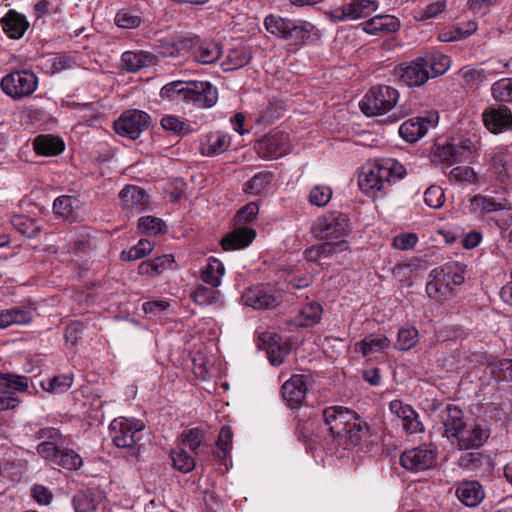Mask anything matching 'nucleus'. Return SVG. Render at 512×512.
Listing matches in <instances>:
<instances>
[{"label": "nucleus", "instance_id": "obj_45", "mask_svg": "<svg viewBox=\"0 0 512 512\" xmlns=\"http://www.w3.org/2000/svg\"><path fill=\"white\" fill-rule=\"evenodd\" d=\"M153 249L154 243L148 239H140L129 251H122L121 259L125 261H135L150 254Z\"/></svg>", "mask_w": 512, "mask_h": 512}, {"label": "nucleus", "instance_id": "obj_13", "mask_svg": "<svg viewBox=\"0 0 512 512\" xmlns=\"http://www.w3.org/2000/svg\"><path fill=\"white\" fill-rule=\"evenodd\" d=\"M394 75L398 81L408 87H419L424 85L429 77L422 58L418 57L410 63H404L395 69Z\"/></svg>", "mask_w": 512, "mask_h": 512}, {"label": "nucleus", "instance_id": "obj_37", "mask_svg": "<svg viewBox=\"0 0 512 512\" xmlns=\"http://www.w3.org/2000/svg\"><path fill=\"white\" fill-rule=\"evenodd\" d=\"M477 30V24L474 21H468L459 26L452 27L439 33L438 39L441 42H453L465 39Z\"/></svg>", "mask_w": 512, "mask_h": 512}, {"label": "nucleus", "instance_id": "obj_26", "mask_svg": "<svg viewBox=\"0 0 512 512\" xmlns=\"http://www.w3.org/2000/svg\"><path fill=\"white\" fill-rule=\"evenodd\" d=\"M430 78L444 74L450 67V58L439 52H430L421 57Z\"/></svg>", "mask_w": 512, "mask_h": 512}, {"label": "nucleus", "instance_id": "obj_29", "mask_svg": "<svg viewBox=\"0 0 512 512\" xmlns=\"http://www.w3.org/2000/svg\"><path fill=\"white\" fill-rule=\"evenodd\" d=\"M173 262L174 258L171 254L155 257L154 259L141 262L138 266V273L141 275L156 276L170 268Z\"/></svg>", "mask_w": 512, "mask_h": 512}, {"label": "nucleus", "instance_id": "obj_21", "mask_svg": "<svg viewBox=\"0 0 512 512\" xmlns=\"http://www.w3.org/2000/svg\"><path fill=\"white\" fill-rule=\"evenodd\" d=\"M441 419L444 426V435L447 438H455L466 425L462 410L452 404L447 405L441 412Z\"/></svg>", "mask_w": 512, "mask_h": 512}, {"label": "nucleus", "instance_id": "obj_6", "mask_svg": "<svg viewBox=\"0 0 512 512\" xmlns=\"http://www.w3.org/2000/svg\"><path fill=\"white\" fill-rule=\"evenodd\" d=\"M37 86L38 77L29 70L14 71L1 80L3 92L15 100L32 95Z\"/></svg>", "mask_w": 512, "mask_h": 512}, {"label": "nucleus", "instance_id": "obj_2", "mask_svg": "<svg viewBox=\"0 0 512 512\" xmlns=\"http://www.w3.org/2000/svg\"><path fill=\"white\" fill-rule=\"evenodd\" d=\"M259 207L255 202L247 203L234 216L235 224L239 227L227 234L222 240L221 245L224 250H236L248 246L255 238L254 229L242 226L254 221L258 215Z\"/></svg>", "mask_w": 512, "mask_h": 512}, {"label": "nucleus", "instance_id": "obj_31", "mask_svg": "<svg viewBox=\"0 0 512 512\" xmlns=\"http://www.w3.org/2000/svg\"><path fill=\"white\" fill-rule=\"evenodd\" d=\"M368 433V426L358 414H355V419L351 420L347 426V435H342L339 438L344 439L347 447H355L358 445L362 438Z\"/></svg>", "mask_w": 512, "mask_h": 512}, {"label": "nucleus", "instance_id": "obj_54", "mask_svg": "<svg viewBox=\"0 0 512 512\" xmlns=\"http://www.w3.org/2000/svg\"><path fill=\"white\" fill-rule=\"evenodd\" d=\"M450 181L457 183L465 182L468 184H475L478 181L475 171L468 166H457L450 170L448 174Z\"/></svg>", "mask_w": 512, "mask_h": 512}, {"label": "nucleus", "instance_id": "obj_53", "mask_svg": "<svg viewBox=\"0 0 512 512\" xmlns=\"http://www.w3.org/2000/svg\"><path fill=\"white\" fill-rule=\"evenodd\" d=\"M507 156L504 153H496L491 156L489 170L491 177L503 181L507 177Z\"/></svg>", "mask_w": 512, "mask_h": 512}, {"label": "nucleus", "instance_id": "obj_23", "mask_svg": "<svg viewBox=\"0 0 512 512\" xmlns=\"http://www.w3.org/2000/svg\"><path fill=\"white\" fill-rule=\"evenodd\" d=\"M430 126L432 121L427 118H411L400 126L399 134L405 141L415 143L427 133Z\"/></svg>", "mask_w": 512, "mask_h": 512}, {"label": "nucleus", "instance_id": "obj_38", "mask_svg": "<svg viewBox=\"0 0 512 512\" xmlns=\"http://www.w3.org/2000/svg\"><path fill=\"white\" fill-rule=\"evenodd\" d=\"M54 465L69 471H76L82 467L83 459L75 450L61 447Z\"/></svg>", "mask_w": 512, "mask_h": 512}, {"label": "nucleus", "instance_id": "obj_50", "mask_svg": "<svg viewBox=\"0 0 512 512\" xmlns=\"http://www.w3.org/2000/svg\"><path fill=\"white\" fill-rule=\"evenodd\" d=\"M418 340V331L414 327L402 328L398 331V339L395 348L407 351L413 348Z\"/></svg>", "mask_w": 512, "mask_h": 512}, {"label": "nucleus", "instance_id": "obj_28", "mask_svg": "<svg viewBox=\"0 0 512 512\" xmlns=\"http://www.w3.org/2000/svg\"><path fill=\"white\" fill-rule=\"evenodd\" d=\"M224 273V265L214 257L208 258L206 265L200 271L202 281L214 288L221 284V278Z\"/></svg>", "mask_w": 512, "mask_h": 512}, {"label": "nucleus", "instance_id": "obj_9", "mask_svg": "<svg viewBox=\"0 0 512 512\" xmlns=\"http://www.w3.org/2000/svg\"><path fill=\"white\" fill-rule=\"evenodd\" d=\"M241 299L244 305L259 310L274 309L280 303V295L268 284H257L247 288Z\"/></svg>", "mask_w": 512, "mask_h": 512}, {"label": "nucleus", "instance_id": "obj_34", "mask_svg": "<svg viewBox=\"0 0 512 512\" xmlns=\"http://www.w3.org/2000/svg\"><path fill=\"white\" fill-rule=\"evenodd\" d=\"M497 73L498 71L496 69L486 71L485 69H476L471 66L463 67L458 72L463 85L469 88L478 87L486 80L487 76L495 75Z\"/></svg>", "mask_w": 512, "mask_h": 512}, {"label": "nucleus", "instance_id": "obj_61", "mask_svg": "<svg viewBox=\"0 0 512 512\" xmlns=\"http://www.w3.org/2000/svg\"><path fill=\"white\" fill-rule=\"evenodd\" d=\"M446 9L445 0H437L433 3L428 4L423 9L417 12L415 16L418 21H425L437 17Z\"/></svg>", "mask_w": 512, "mask_h": 512}, {"label": "nucleus", "instance_id": "obj_36", "mask_svg": "<svg viewBox=\"0 0 512 512\" xmlns=\"http://www.w3.org/2000/svg\"><path fill=\"white\" fill-rule=\"evenodd\" d=\"M389 345L390 341L386 336L376 334H370L356 343V347L359 348L363 356H367L370 353L382 352L387 349Z\"/></svg>", "mask_w": 512, "mask_h": 512}, {"label": "nucleus", "instance_id": "obj_39", "mask_svg": "<svg viewBox=\"0 0 512 512\" xmlns=\"http://www.w3.org/2000/svg\"><path fill=\"white\" fill-rule=\"evenodd\" d=\"M11 224L18 232L29 238L36 237L41 231V228L36 221L25 215L13 216Z\"/></svg>", "mask_w": 512, "mask_h": 512}, {"label": "nucleus", "instance_id": "obj_64", "mask_svg": "<svg viewBox=\"0 0 512 512\" xmlns=\"http://www.w3.org/2000/svg\"><path fill=\"white\" fill-rule=\"evenodd\" d=\"M61 444L62 443L58 442L42 441L37 446V452L42 458L50 461L51 464L54 465L56 461V456H58L59 451L61 449Z\"/></svg>", "mask_w": 512, "mask_h": 512}, {"label": "nucleus", "instance_id": "obj_52", "mask_svg": "<svg viewBox=\"0 0 512 512\" xmlns=\"http://www.w3.org/2000/svg\"><path fill=\"white\" fill-rule=\"evenodd\" d=\"M431 276H433L434 279L426 284V293L430 298L441 299L450 292L451 288L448 287L446 281H443L442 276L432 272Z\"/></svg>", "mask_w": 512, "mask_h": 512}, {"label": "nucleus", "instance_id": "obj_3", "mask_svg": "<svg viewBox=\"0 0 512 512\" xmlns=\"http://www.w3.org/2000/svg\"><path fill=\"white\" fill-rule=\"evenodd\" d=\"M110 436L116 447L126 449L131 457L138 455L144 423L134 418L118 417L110 423Z\"/></svg>", "mask_w": 512, "mask_h": 512}, {"label": "nucleus", "instance_id": "obj_15", "mask_svg": "<svg viewBox=\"0 0 512 512\" xmlns=\"http://www.w3.org/2000/svg\"><path fill=\"white\" fill-rule=\"evenodd\" d=\"M321 37L320 30L307 20H294L286 41L295 46H303L308 42L318 41Z\"/></svg>", "mask_w": 512, "mask_h": 512}, {"label": "nucleus", "instance_id": "obj_22", "mask_svg": "<svg viewBox=\"0 0 512 512\" xmlns=\"http://www.w3.org/2000/svg\"><path fill=\"white\" fill-rule=\"evenodd\" d=\"M456 496L464 505L475 507L484 499L485 493L478 481L466 480L458 485Z\"/></svg>", "mask_w": 512, "mask_h": 512}, {"label": "nucleus", "instance_id": "obj_56", "mask_svg": "<svg viewBox=\"0 0 512 512\" xmlns=\"http://www.w3.org/2000/svg\"><path fill=\"white\" fill-rule=\"evenodd\" d=\"M208 154L216 155L220 154L228 149L231 144L230 136L222 133H214L208 137Z\"/></svg>", "mask_w": 512, "mask_h": 512}, {"label": "nucleus", "instance_id": "obj_57", "mask_svg": "<svg viewBox=\"0 0 512 512\" xmlns=\"http://www.w3.org/2000/svg\"><path fill=\"white\" fill-rule=\"evenodd\" d=\"M301 315L304 318V321L301 325L303 326H313L320 322L322 315V307L317 302L307 303L301 309Z\"/></svg>", "mask_w": 512, "mask_h": 512}, {"label": "nucleus", "instance_id": "obj_5", "mask_svg": "<svg viewBox=\"0 0 512 512\" xmlns=\"http://www.w3.org/2000/svg\"><path fill=\"white\" fill-rule=\"evenodd\" d=\"M349 227L345 214L337 211L328 212L319 217L312 227V232L319 240H343Z\"/></svg>", "mask_w": 512, "mask_h": 512}, {"label": "nucleus", "instance_id": "obj_19", "mask_svg": "<svg viewBox=\"0 0 512 512\" xmlns=\"http://www.w3.org/2000/svg\"><path fill=\"white\" fill-rule=\"evenodd\" d=\"M120 199L123 203V208L127 212L140 213L147 208L148 195L146 192L134 185L124 187L120 194Z\"/></svg>", "mask_w": 512, "mask_h": 512}, {"label": "nucleus", "instance_id": "obj_40", "mask_svg": "<svg viewBox=\"0 0 512 512\" xmlns=\"http://www.w3.org/2000/svg\"><path fill=\"white\" fill-rule=\"evenodd\" d=\"M233 433L230 426H223L219 432L216 442V449L213 451L215 457L219 460H225L232 447Z\"/></svg>", "mask_w": 512, "mask_h": 512}, {"label": "nucleus", "instance_id": "obj_11", "mask_svg": "<svg viewBox=\"0 0 512 512\" xmlns=\"http://www.w3.org/2000/svg\"><path fill=\"white\" fill-rule=\"evenodd\" d=\"M218 91L207 81H189L186 103H192L197 108H210L217 102Z\"/></svg>", "mask_w": 512, "mask_h": 512}, {"label": "nucleus", "instance_id": "obj_47", "mask_svg": "<svg viewBox=\"0 0 512 512\" xmlns=\"http://www.w3.org/2000/svg\"><path fill=\"white\" fill-rule=\"evenodd\" d=\"M332 194L333 191L330 186L316 185L308 195V202L316 207H325L330 202Z\"/></svg>", "mask_w": 512, "mask_h": 512}, {"label": "nucleus", "instance_id": "obj_10", "mask_svg": "<svg viewBox=\"0 0 512 512\" xmlns=\"http://www.w3.org/2000/svg\"><path fill=\"white\" fill-rule=\"evenodd\" d=\"M374 0H351L332 11V17L339 21H353L370 16L378 9Z\"/></svg>", "mask_w": 512, "mask_h": 512}, {"label": "nucleus", "instance_id": "obj_46", "mask_svg": "<svg viewBox=\"0 0 512 512\" xmlns=\"http://www.w3.org/2000/svg\"><path fill=\"white\" fill-rule=\"evenodd\" d=\"M271 180L270 172H259L244 184L243 190L248 194L258 195L265 190Z\"/></svg>", "mask_w": 512, "mask_h": 512}, {"label": "nucleus", "instance_id": "obj_63", "mask_svg": "<svg viewBox=\"0 0 512 512\" xmlns=\"http://www.w3.org/2000/svg\"><path fill=\"white\" fill-rule=\"evenodd\" d=\"M73 505L76 512H94L96 503L91 494L79 492L73 498Z\"/></svg>", "mask_w": 512, "mask_h": 512}, {"label": "nucleus", "instance_id": "obj_8", "mask_svg": "<svg viewBox=\"0 0 512 512\" xmlns=\"http://www.w3.org/2000/svg\"><path fill=\"white\" fill-rule=\"evenodd\" d=\"M437 451L432 445H421L405 450L400 456L403 468L415 472L432 468L436 464Z\"/></svg>", "mask_w": 512, "mask_h": 512}, {"label": "nucleus", "instance_id": "obj_62", "mask_svg": "<svg viewBox=\"0 0 512 512\" xmlns=\"http://www.w3.org/2000/svg\"><path fill=\"white\" fill-rule=\"evenodd\" d=\"M0 385L17 391H26L28 388V378L26 376L0 373Z\"/></svg>", "mask_w": 512, "mask_h": 512}, {"label": "nucleus", "instance_id": "obj_48", "mask_svg": "<svg viewBox=\"0 0 512 512\" xmlns=\"http://www.w3.org/2000/svg\"><path fill=\"white\" fill-rule=\"evenodd\" d=\"M189 87V81H173L167 83L161 88L160 96L162 98H167L169 100H175L177 96H181L182 100L185 102V97L187 96V91Z\"/></svg>", "mask_w": 512, "mask_h": 512}, {"label": "nucleus", "instance_id": "obj_4", "mask_svg": "<svg viewBox=\"0 0 512 512\" xmlns=\"http://www.w3.org/2000/svg\"><path fill=\"white\" fill-rule=\"evenodd\" d=\"M399 100V92L393 87L379 85L372 87L360 102L361 111L366 116L383 115L391 111Z\"/></svg>", "mask_w": 512, "mask_h": 512}, {"label": "nucleus", "instance_id": "obj_41", "mask_svg": "<svg viewBox=\"0 0 512 512\" xmlns=\"http://www.w3.org/2000/svg\"><path fill=\"white\" fill-rule=\"evenodd\" d=\"M161 127L178 137L191 133L192 129L188 123L174 115H165L160 121Z\"/></svg>", "mask_w": 512, "mask_h": 512}, {"label": "nucleus", "instance_id": "obj_59", "mask_svg": "<svg viewBox=\"0 0 512 512\" xmlns=\"http://www.w3.org/2000/svg\"><path fill=\"white\" fill-rule=\"evenodd\" d=\"M166 225L160 218L153 216L141 217L138 222V228L145 234H158L164 231Z\"/></svg>", "mask_w": 512, "mask_h": 512}, {"label": "nucleus", "instance_id": "obj_43", "mask_svg": "<svg viewBox=\"0 0 512 512\" xmlns=\"http://www.w3.org/2000/svg\"><path fill=\"white\" fill-rule=\"evenodd\" d=\"M72 383L73 375L63 374L54 376L47 381H43L41 385L47 392L60 394L66 392L72 386Z\"/></svg>", "mask_w": 512, "mask_h": 512}, {"label": "nucleus", "instance_id": "obj_51", "mask_svg": "<svg viewBox=\"0 0 512 512\" xmlns=\"http://www.w3.org/2000/svg\"><path fill=\"white\" fill-rule=\"evenodd\" d=\"M114 22L120 28L135 29L141 25L142 18L130 10L122 9L116 13Z\"/></svg>", "mask_w": 512, "mask_h": 512}, {"label": "nucleus", "instance_id": "obj_14", "mask_svg": "<svg viewBox=\"0 0 512 512\" xmlns=\"http://www.w3.org/2000/svg\"><path fill=\"white\" fill-rule=\"evenodd\" d=\"M289 150L288 135L282 131L270 133L257 144L258 154L263 158H279Z\"/></svg>", "mask_w": 512, "mask_h": 512}, {"label": "nucleus", "instance_id": "obj_42", "mask_svg": "<svg viewBox=\"0 0 512 512\" xmlns=\"http://www.w3.org/2000/svg\"><path fill=\"white\" fill-rule=\"evenodd\" d=\"M219 291L214 287H206L202 284H199L192 291L190 297L191 299L198 305L207 306L213 304L219 299Z\"/></svg>", "mask_w": 512, "mask_h": 512}, {"label": "nucleus", "instance_id": "obj_27", "mask_svg": "<svg viewBox=\"0 0 512 512\" xmlns=\"http://www.w3.org/2000/svg\"><path fill=\"white\" fill-rule=\"evenodd\" d=\"M34 150L43 156H55L64 150V143L52 135H39L33 142Z\"/></svg>", "mask_w": 512, "mask_h": 512}, {"label": "nucleus", "instance_id": "obj_7", "mask_svg": "<svg viewBox=\"0 0 512 512\" xmlns=\"http://www.w3.org/2000/svg\"><path fill=\"white\" fill-rule=\"evenodd\" d=\"M150 116L141 110L125 111L114 122V130L117 134L129 139H137L142 131L149 127Z\"/></svg>", "mask_w": 512, "mask_h": 512}, {"label": "nucleus", "instance_id": "obj_20", "mask_svg": "<svg viewBox=\"0 0 512 512\" xmlns=\"http://www.w3.org/2000/svg\"><path fill=\"white\" fill-rule=\"evenodd\" d=\"M455 438L458 440L460 450L477 449L484 444L488 433L479 425H465Z\"/></svg>", "mask_w": 512, "mask_h": 512}, {"label": "nucleus", "instance_id": "obj_18", "mask_svg": "<svg viewBox=\"0 0 512 512\" xmlns=\"http://www.w3.org/2000/svg\"><path fill=\"white\" fill-rule=\"evenodd\" d=\"M362 30L370 35L384 36L395 33L400 28L399 20L392 15H376L363 22Z\"/></svg>", "mask_w": 512, "mask_h": 512}, {"label": "nucleus", "instance_id": "obj_24", "mask_svg": "<svg viewBox=\"0 0 512 512\" xmlns=\"http://www.w3.org/2000/svg\"><path fill=\"white\" fill-rule=\"evenodd\" d=\"M1 24L7 36L13 39L21 38L29 27L26 17L15 10H9L1 19Z\"/></svg>", "mask_w": 512, "mask_h": 512}, {"label": "nucleus", "instance_id": "obj_32", "mask_svg": "<svg viewBox=\"0 0 512 512\" xmlns=\"http://www.w3.org/2000/svg\"><path fill=\"white\" fill-rule=\"evenodd\" d=\"M222 55V47L215 42H202L194 50L195 60L203 65L216 62Z\"/></svg>", "mask_w": 512, "mask_h": 512}, {"label": "nucleus", "instance_id": "obj_55", "mask_svg": "<svg viewBox=\"0 0 512 512\" xmlns=\"http://www.w3.org/2000/svg\"><path fill=\"white\" fill-rule=\"evenodd\" d=\"M290 350L287 343L279 344L276 339H272L267 351L271 364L274 366L280 365L290 353Z\"/></svg>", "mask_w": 512, "mask_h": 512}, {"label": "nucleus", "instance_id": "obj_49", "mask_svg": "<svg viewBox=\"0 0 512 512\" xmlns=\"http://www.w3.org/2000/svg\"><path fill=\"white\" fill-rule=\"evenodd\" d=\"M174 467L183 473L192 471L195 467L194 458L184 448H179L171 453Z\"/></svg>", "mask_w": 512, "mask_h": 512}, {"label": "nucleus", "instance_id": "obj_30", "mask_svg": "<svg viewBox=\"0 0 512 512\" xmlns=\"http://www.w3.org/2000/svg\"><path fill=\"white\" fill-rule=\"evenodd\" d=\"M252 55L248 48L237 47L228 52L226 59L221 66L224 71H233L240 69L251 61Z\"/></svg>", "mask_w": 512, "mask_h": 512}, {"label": "nucleus", "instance_id": "obj_1", "mask_svg": "<svg viewBox=\"0 0 512 512\" xmlns=\"http://www.w3.org/2000/svg\"><path fill=\"white\" fill-rule=\"evenodd\" d=\"M405 174V168L396 161L366 164L358 176V185L365 194L375 197L387 193L392 180L402 179Z\"/></svg>", "mask_w": 512, "mask_h": 512}, {"label": "nucleus", "instance_id": "obj_33", "mask_svg": "<svg viewBox=\"0 0 512 512\" xmlns=\"http://www.w3.org/2000/svg\"><path fill=\"white\" fill-rule=\"evenodd\" d=\"M472 203L483 213L510 210L512 208V203L507 197L494 199L488 196L477 195L473 197Z\"/></svg>", "mask_w": 512, "mask_h": 512}, {"label": "nucleus", "instance_id": "obj_60", "mask_svg": "<svg viewBox=\"0 0 512 512\" xmlns=\"http://www.w3.org/2000/svg\"><path fill=\"white\" fill-rule=\"evenodd\" d=\"M181 437L183 445L188 446L197 455V449L201 446L204 439L203 431L199 428H192L183 431Z\"/></svg>", "mask_w": 512, "mask_h": 512}, {"label": "nucleus", "instance_id": "obj_12", "mask_svg": "<svg viewBox=\"0 0 512 512\" xmlns=\"http://www.w3.org/2000/svg\"><path fill=\"white\" fill-rule=\"evenodd\" d=\"M355 411L342 406H331L323 410L325 425L333 436L347 435L349 422L355 419Z\"/></svg>", "mask_w": 512, "mask_h": 512}, {"label": "nucleus", "instance_id": "obj_44", "mask_svg": "<svg viewBox=\"0 0 512 512\" xmlns=\"http://www.w3.org/2000/svg\"><path fill=\"white\" fill-rule=\"evenodd\" d=\"M491 94L498 102H512V78H503L494 82L491 86Z\"/></svg>", "mask_w": 512, "mask_h": 512}, {"label": "nucleus", "instance_id": "obj_35", "mask_svg": "<svg viewBox=\"0 0 512 512\" xmlns=\"http://www.w3.org/2000/svg\"><path fill=\"white\" fill-rule=\"evenodd\" d=\"M293 21L294 20L289 18H283L278 15L270 14L266 16L264 25L269 33L278 38L286 40Z\"/></svg>", "mask_w": 512, "mask_h": 512}, {"label": "nucleus", "instance_id": "obj_17", "mask_svg": "<svg viewBox=\"0 0 512 512\" xmlns=\"http://www.w3.org/2000/svg\"><path fill=\"white\" fill-rule=\"evenodd\" d=\"M482 116L484 125L493 133L502 132L512 125V113L504 105L489 107L484 110Z\"/></svg>", "mask_w": 512, "mask_h": 512}, {"label": "nucleus", "instance_id": "obj_25", "mask_svg": "<svg viewBox=\"0 0 512 512\" xmlns=\"http://www.w3.org/2000/svg\"><path fill=\"white\" fill-rule=\"evenodd\" d=\"M155 56L145 51H126L121 57V67L128 72H136L143 67L153 65Z\"/></svg>", "mask_w": 512, "mask_h": 512}, {"label": "nucleus", "instance_id": "obj_58", "mask_svg": "<svg viewBox=\"0 0 512 512\" xmlns=\"http://www.w3.org/2000/svg\"><path fill=\"white\" fill-rule=\"evenodd\" d=\"M459 463L466 469H478L488 463V458L479 451H471L461 455Z\"/></svg>", "mask_w": 512, "mask_h": 512}, {"label": "nucleus", "instance_id": "obj_16", "mask_svg": "<svg viewBox=\"0 0 512 512\" xmlns=\"http://www.w3.org/2000/svg\"><path fill=\"white\" fill-rule=\"evenodd\" d=\"M282 396L290 408L301 406L306 397V380L304 375H293L282 385Z\"/></svg>", "mask_w": 512, "mask_h": 512}]
</instances>
